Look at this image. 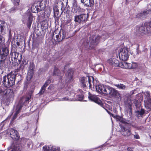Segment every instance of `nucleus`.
<instances>
[{
    "mask_svg": "<svg viewBox=\"0 0 151 151\" xmlns=\"http://www.w3.org/2000/svg\"><path fill=\"white\" fill-rule=\"evenodd\" d=\"M18 113H17L16 112L14 114V115L16 116H17V115L18 114Z\"/></svg>",
    "mask_w": 151,
    "mask_h": 151,
    "instance_id": "680f3d73",
    "label": "nucleus"
},
{
    "mask_svg": "<svg viewBox=\"0 0 151 151\" xmlns=\"http://www.w3.org/2000/svg\"><path fill=\"white\" fill-rule=\"evenodd\" d=\"M54 88V85L53 84H51L50 85L48 88V89L49 90H51L52 89Z\"/></svg>",
    "mask_w": 151,
    "mask_h": 151,
    "instance_id": "a18cd8bd",
    "label": "nucleus"
},
{
    "mask_svg": "<svg viewBox=\"0 0 151 151\" xmlns=\"http://www.w3.org/2000/svg\"><path fill=\"white\" fill-rule=\"evenodd\" d=\"M43 151H50V147H47L46 146H44L43 147Z\"/></svg>",
    "mask_w": 151,
    "mask_h": 151,
    "instance_id": "37998d69",
    "label": "nucleus"
},
{
    "mask_svg": "<svg viewBox=\"0 0 151 151\" xmlns=\"http://www.w3.org/2000/svg\"><path fill=\"white\" fill-rule=\"evenodd\" d=\"M88 15L86 14H82L74 16V21L79 23H85L88 20Z\"/></svg>",
    "mask_w": 151,
    "mask_h": 151,
    "instance_id": "20e7f679",
    "label": "nucleus"
},
{
    "mask_svg": "<svg viewBox=\"0 0 151 151\" xmlns=\"http://www.w3.org/2000/svg\"><path fill=\"white\" fill-rule=\"evenodd\" d=\"M35 67V65L33 62H30L28 70V76L27 79L28 81H29L32 78L34 73V68Z\"/></svg>",
    "mask_w": 151,
    "mask_h": 151,
    "instance_id": "0eeeda50",
    "label": "nucleus"
},
{
    "mask_svg": "<svg viewBox=\"0 0 151 151\" xmlns=\"http://www.w3.org/2000/svg\"><path fill=\"white\" fill-rule=\"evenodd\" d=\"M27 24L28 28L30 29L33 21V16L32 13L30 12L27 13Z\"/></svg>",
    "mask_w": 151,
    "mask_h": 151,
    "instance_id": "f3484780",
    "label": "nucleus"
},
{
    "mask_svg": "<svg viewBox=\"0 0 151 151\" xmlns=\"http://www.w3.org/2000/svg\"><path fill=\"white\" fill-rule=\"evenodd\" d=\"M18 113H17L16 112L14 114V115L16 116H17V115L18 114Z\"/></svg>",
    "mask_w": 151,
    "mask_h": 151,
    "instance_id": "0e129e2a",
    "label": "nucleus"
},
{
    "mask_svg": "<svg viewBox=\"0 0 151 151\" xmlns=\"http://www.w3.org/2000/svg\"><path fill=\"white\" fill-rule=\"evenodd\" d=\"M16 75L12 74V72H10V81L11 82V86H13L15 84V81L16 79Z\"/></svg>",
    "mask_w": 151,
    "mask_h": 151,
    "instance_id": "c85d7f7f",
    "label": "nucleus"
},
{
    "mask_svg": "<svg viewBox=\"0 0 151 151\" xmlns=\"http://www.w3.org/2000/svg\"><path fill=\"white\" fill-rule=\"evenodd\" d=\"M43 3H42V1L38 2L37 3V5H38V8L40 9V11H41L42 9H43V8L44 7V6L43 7Z\"/></svg>",
    "mask_w": 151,
    "mask_h": 151,
    "instance_id": "58836bf2",
    "label": "nucleus"
},
{
    "mask_svg": "<svg viewBox=\"0 0 151 151\" xmlns=\"http://www.w3.org/2000/svg\"><path fill=\"white\" fill-rule=\"evenodd\" d=\"M10 93H11H11L13 92V91L12 90L10 89Z\"/></svg>",
    "mask_w": 151,
    "mask_h": 151,
    "instance_id": "69168bd1",
    "label": "nucleus"
},
{
    "mask_svg": "<svg viewBox=\"0 0 151 151\" xmlns=\"http://www.w3.org/2000/svg\"><path fill=\"white\" fill-rule=\"evenodd\" d=\"M17 116H16L14 114V115L13 116V118L12 119L11 122H10V124H12V121H13L14 120H15L17 118Z\"/></svg>",
    "mask_w": 151,
    "mask_h": 151,
    "instance_id": "de8ad7c7",
    "label": "nucleus"
},
{
    "mask_svg": "<svg viewBox=\"0 0 151 151\" xmlns=\"http://www.w3.org/2000/svg\"><path fill=\"white\" fill-rule=\"evenodd\" d=\"M11 1L14 4V6H16L14 7H13L11 9L10 12H14V11L18 9V8L17 6H18V5H19L20 0H11Z\"/></svg>",
    "mask_w": 151,
    "mask_h": 151,
    "instance_id": "412c9836",
    "label": "nucleus"
},
{
    "mask_svg": "<svg viewBox=\"0 0 151 151\" xmlns=\"http://www.w3.org/2000/svg\"><path fill=\"white\" fill-rule=\"evenodd\" d=\"M12 48L10 53L16 52L17 46L15 43H14L13 40H12L11 42Z\"/></svg>",
    "mask_w": 151,
    "mask_h": 151,
    "instance_id": "473e14b6",
    "label": "nucleus"
},
{
    "mask_svg": "<svg viewBox=\"0 0 151 151\" xmlns=\"http://www.w3.org/2000/svg\"><path fill=\"white\" fill-rule=\"evenodd\" d=\"M127 150L128 151H132V148L130 147H128Z\"/></svg>",
    "mask_w": 151,
    "mask_h": 151,
    "instance_id": "13d9d810",
    "label": "nucleus"
},
{
    "mask_svg": "<svg viewBox=\"0 0 151 151\" xmlns=\"http://www.w3.org/2000/svg\"><path fill=\"white\" fill-rule=\"evenodd\" d=\"M10 136L14 141L18 140L20 138L19 134L17 131L13 129H10Z\"/></svg>",
    "mask_w": 151,
    "mask_h": 151,
    "instance_id": "f8f14e48",
    "label": "nucleus"
},
{
    "mask_svg": "<svg viewBox=\"0 0 151 151\" xmlns=\"http://www.w3.org/2000/svg\"><path fill=\"white\" fill-rule=\"evenodd\" d=\"M79 92H80V93H81V92H83L82 91V90H79Z\"/></svg>",
    "mask_w": 151,
    "mask_h": 151,
    "instance_id": "338daca9",
    "label": "nucleus"
},
{
    "mask_svg": "<svg viewBox=\"0 0 151 151\" xmlns=\"http://www.w3.org/2000/svg\"><path fill=\"white\" fill-rule=\"evenodd\" d=\"M60 1L61 2H62L61 4H62V6H64V4L65 3H66L67 4V1H64V0H61Z\"/></svg>",
    "mask_w": 151,
    "mask_h": 151,
    "instance_id": "864d4df0",
    "label": "nucleus"
},
{
    "mask_svg": "<svg viewBox=\"0 0 151 151\" xmlns=\"http://www.w3.org/2000/svg\"><path fill=\"white\" fill-rule=\"evenodd\" d=\"M101 37L97 36L94 38L93 36H91L89 38V49H93L99 44L100 41Z\"/></svg>",
    "mask_w": 151,
    "mask_h": 151,
    "instance_id": "f03ea898",
    "label": "nucleus"
},
{
    "mask_svg": "<svg viewBox=\"0 0 151 151\" xmlns=\"http://www.w3.org/2000/svg\"><path fill=\"white\" fill-rule=\"evenodd\" d=\"M110 91V94H109V95L117 99H121V96L118 90L111 87Z\"/></svg>",
    "mask_w": 151,
    "mask_h": 151,
    "instance_id": "1a4fd4ad",
    "label": "nucleus"
},
{
    "mask_svg": "<svg viewBox=\"0 0 151 151\" xmlns=\"http://www.w3.org/2000/svg\"><path fill=\"white\" fill-rule=\"evenodd\" d=\"M18 113H17L16 112L14 114V115L16 116H17V115L18 114Z\"/></svg>",
    "mask_w": 151,
    "mask_h": 151,
    "instance_id": "e2e57ef3",
    "label": "nucleus"
},
{
    "mask_svg": "<svg viewBox=\"0 0 151 151\" xmlns=\"http://www.w3.org/2000/svg\"><path fill=\"white\" fill-rule=\"evenodd\" d=\"M81 1L85 6L87 7H93L95 4L94 0H81Z\"/></svg>",
    "mask_w": 151,
    "mask_h": 151,
    "instance_id": "dca6fc26",
    "label": "nucleus"
},
{
    "mask_svg": "<svg viewBox=\"0 0 151 151\" xmlns=\"http://www.w3.org/2000/svg\"><path fill=\"white\" fill-rule=\"evenodd\" d=\"M9 75V73H8L7 75V78L6 76L3 77V84L5 90L4 95L6 96L9 95V80L8 77Z\"/></svg>",
    "mask_w": 151,
    "mask_h": 151,
    "instance_id": "7ed1b4c3",
    "label": "nucleus"
},
{
    "mask_svg": "<svg viewBox=\"0 0 151 151\" xmlns=\"http://www.w3.org/2000/svg\"><path fill=\"white\" fill-rule=\"evenodd\" d=\"M69 64H67L66 65L64 66V69H66V67L67 66H69Z\"/></svg>",
    "mask_w": 151,
    "mask_h": 151,
    "instance_id": "052dcab7",
    "label": "nucleus"
},
{
    "mask_svg": "<svg viewBox=\"0 0 151 151\" xmlns=\"http://www.w3.org/2000/svg\"><path fill=\"white\" fill-rule=\"evenodd\" d=\"M12 40H13L14 43H15V44H16H16L18 46H19L20 43L19 42H18V40L15 39V38L14 39H13Z\"/></svg>",
    "mask_w": 151,
    "mask_h": 151,
    "instance_id": "c03bdc74",
    "label": "nucleus"
},
{
    "mask_svg": "<svg viewBox=\"0 0 151 151\" xmlns=\"http://www.w3.org/2000/svg\"><path fill=\"white\" fill-rule=\"evenodd\" d=\"M76 97L77 100L82 101L84 99V96L83 94L82 93L81 94L77 95Z\"/></svg>",
    "mask_w": 151,
    "mask_h": 151,
    "instance_id": "e433bc0d",
    "label": "nucleus"
},
{
    "mask_svg": "<svg viewBox=\"0 0 151 151\" xmlns=\"http://www.w3.org/2000/svg\"><path fill=\"white\" fill-rule=\"evenodd\" d=\"M129 69H134L137 67V64L136 63H129Z\"/></svg>",
    "mask_w": 151,
    "mask_h": 151,
    "instance_id": "f704fd0d",
    "label": "nucleus"
},
{
    "mask_svg": "<svg viewBox=\"0 0 151 151\" xmlns=\"http://www.w3.org/2000/svg\"><path fill=\"white\" fill-rule=\"evenodd\" d=\"M9 53V48L6 47L4 46L3 47L2 53H1L0 63L1 64L3 63L7 57Z\"/></svg>",
    "mask_w": 151,
    "mask_h": 151,
    "instance_id": "9d476101",
    "label": "nucleus"
},
{
    "mask_svg": "<svg viewBox=\"0 0 151 151\" xmlns=\"http://www.w3.org/2000/svg\"><path fill=\"white\" fill-rule=\"evenodd\" d=\"M50 151H60L58 148L52 147L51 148Z\"/></svg>",
    "mask_w": 151,
    "mask_h": 151,
    "instance_id": "a19ab883",
    "label": "nucleus"
},
{
    "mask_svg": "<svg viewBox=\"0 0 151 151\" xmlns=\"http://www.w3.org/2000/svg\"><path fill=\"white\" fill-rule=\"evenodd\" d=\"M73 3L72 9L73 10L74 13L79 14L82 12V9L77 4V2L76 0H73Z\"/></svg>",
    "mask_w": 151,
    "mask_h": 151,
    "instance_id": "4468645a",
    "label": "nucleus"
},
{
    "mask_svg": "<svg viewBox=\"0 0 151 151\" xmlns=\"http://www.w3.org/2000/svg\"><path fill=\"white\" fill-rule=\"evenodd\" d=\"M91 82V80L89 77H88L87 78L82 77L81 78V82L83 88H85L87 86L86 84L88 85V84L89 85V88H91L92 86Z\"/></svg>",
    "mask_w": 151,
    "mask_h": 151,
    "instance_id": "9b49d317",
    "label": "nucleus"
},
{
    "mask_svg": "<svg viewBox=\"0 0 151 151\" xmlns=\"http://www.w3.org/2000/svg\"><path fill=\"white\" fill-rule=\"evenodd\" d=\"M5 91V90L4 91L1 88H0V94L1 93H4V91Z\"/></svg>",
    "mask_w": 151,
    "mask_h": 151,
    "instance_id": "4d7b16f0",
    "label": "nucleus"
},
{
    "mask_svg": "<svg viewBox=\"0 0 151 151\" xmlns=\"http://www.w3.org/2000/svg\"><path fill=\"white\" fill-rule=\"evenodd\" d=\"M144 102L145 104L151 106V97L150 96V92L148 91L145 94Z\"/></svg>",
    "mask_w": 151,
    "mask_h": 151,
    "instance_id": "a211bd4d",
    "label": "nucleus"
},
{
    "mask_svg": "<svg viewBox=\"0 0 151 151\" xmlns=\"http://www.w3.org/2000/svg\"><path fill=\"white\" fill-rule=\"evenodd\" d=\"M68 75L67 78L69 79L68 81H70L73 78V70L71 68H70L68 71Z\"/></svg>",
    "mask_w": 151,
    "mask_h": 151,
    "instance_id": "b1692460",
    "label": "nucleus"
},
{
    "mask_svg": "<svg viewBox=\"0 0 151 151\" xmlns=\"http://www.w3.org/2000/svg\"><path fill=\"white\" fill-rule=\"evenodd\" d=\"M125 106L126 107H131L132 106V102L131 99H127L124 101Z\"/></svg>",
    "mask_w": 151,
    "mask_h": 151,
    "instance_id": "393cba45",
    "label": "nucleus"
},
{
    "mask_svg": "<svg viewBox=\"0 0 151 151\" xmlns=\"http://www.w3.org/2000/svg\"><path fill=\"white\" fill-rule=\"evenodd\" d=\"M69 100L68 98L67 97H65L62 98L61 99L62 101H68Z\"/></svg>",
    "mask_w": 151,
    "mask_h": 151,
    "instance_id": "5fc2aeb1",
    "label": "nucleus"
},
{
    "mask_svg": "<svg viewBox=\"0 0 151 151\" xmlns=\"http://www.w3.org/2000/svg\"><path fill=\"white\" fill-rule=\"evenodd\" d=\"M61 72L59 69L57 67L55 66L52 75L53 76H60L61 75Z\"/></svg>",
    "mask_w": 151,
    "mask_h": 151,
    "instance_id": "4be33fe9",
    "label": "nucleus"
},
{
    "mask_svg": "<svg viewBox=\"0 0 151 151\" xmlns=\"http://www.w3.org/2000/svg\"><path fill=\"white\" fill-rule=\"evenodd\" d=\"M45 29H47L48 27V26H45Z\"/></svg>",
    "mask_w": 151,
    "mask_h": 151,
    "instance_id": "774afa93",
    "label": "nucleus"
},
{
    "mask_svg": "<svg viewBox=\"0 0 151 151\" xmlns=\"http://www.w3.org/2000/svg\"><path fill=\"white\" fill-rule=\"evenodd\" d=\"M134 138L136 139H139L140 138L138 134L134 135Z\"/></svg>",
    "mask_w": 151,
    "mask_h": 151,
    "instance_id": "49530a36",
    "label": "nucleus"
},
{
    "mask_svg": "<svg viewBox=\"0 0 151 151\" xmlns=\"http://www.w3.org/2000/svg\"><path fill=\"white\" fill-rule=\"evenodd\" d=\"M121 128L122 134L124 136L128 137L133 135L131 131V125L127 124V126H122Z\"/></svg>",
    "mask_w": 151,
    "mask_h": 151,
    "instance_id": "423d86ee",
    "label": "nucleus"
},
{
    "mask_svg": "<svg viewBox=\"0 0 151 151\" xmlns=\"http://www.w3.org/2000/svg\"><path fill=\"white\" fill-rule=\"evenodd\" d=\"M120 119H119V121L120 122L124 124L123 126H127V124H128L129 125H130V123H128L127 122V121L125 119L122 118L121 117H120Z\"/></svg>",
    "mask_w": 151,
    "mask_h": 151,
    "instance_id": "c9c22d12",
    "label": "nucleus"
},
{
    "mask_svg": "<svg viewBox=\"0 0 151 151\" xmlns=\"http://www.w3.org/2000/svg\"><path fill=\"white\" fill-rule=\"evenodd\" d=\"M114 86L116 87L117 88L119 89L124 90L126 88V86L124 84L122 83L118 84H114Z\"/></svg>",
    "mask_w": 151,
    "mask_h": 151,
    "instance_id": "2f4dec72",
    "label": "nucleus"
},
{
    "mask_svg": "<svg viewBox=\"0 0 151 151\" xmlns=\"http://www.w3.org/2000/svg\"><path fill=\"white\" fill-rule=\"evenodd\" d=\"M129 63H126L125 61H122L119 63V67L123 68L129 69Z\"/></svg>",
    "mask_w": 151,
    "mask_h": 151,
    "instance_id": "5701e85b",
    "label": "nucleus"
},
{
    "mask_svg": "<svg viewBox=\"0 0 151 151\" xmlns=\"http://www.w3.org/2000/svg\"><path fill=\"white\" fill-rule=\"evenodd\" d=\"M1 24H0V34L2 35H4V24H5V21L3 20L0 21Z\"/></svg>",
    "mask_w": 151,
    "mask_h": 151,
    "instance_id": "c756f323",
    "label": "nucleus"
},
{
    "mask_svg": "<svg viewBox=\"0 0 151 151\" xmlns=\"http://www.w3.org/2000/svg\"><path fill=\"white\" fill-rule=\"evenodd\" d=\"M57 34V31H55L54 32H53V35H52V37H54V35L55 34Z\"/></svg>",
    "mask_w": 151,
    "mask_h": 151,
    "instance_id": "bf43d9fd",
    "label": "nucleus"
},
{
    "mask_svg": "<svg viewBox=\"0 0 151 151\" xmlns=\"http://www.w3.org/2000/svg\"><path fill=\"white\" fill-rule=\"evenodd\" d=\"M31 10L33 13H37L40 12V9L38 8V5H36L35 4L32 6Z\"/></svg>",
    "mask_w": 151,
    "mask_h": 151,
    "instance_id": "bb28decb",
    "label": "nucleus"
},
{
    "mask_svg": "<svg viewBox=\"0 0 151 151\" xmlns=\"http://www.w3.org/2000/svg\"><path fill=\"white\" fill-rule=\"evenodd\" d=\"M137 112L141 115H143L145 112V110L143 109H141L140 111H137Z\"/></svg>",
    "mask_w": 151,
    "mask_h": 151,
    "instance_id": "ea45409f",
    "label": "nucleus"
},
{
    "mask_svg": "<svg viewBox=\"0 0 151 151\" xmlns=\"http://www.w3.org/2000/svg\"><path fill=\"white\" fill-rule=\"evenodd\" d=\"M111 87L104 84H99L96 86V91L99 93L108 95L110 94Z\"/></svg>",
    "mask_w": 151,
    "mask_h": 151,
    "instance_id": "f257e3e1",
    "label": "nucleus"
},
{
    "mask_svg": "<svg viewBox=\"0 0 151 151\" xmlns=\"http://www.w3.org/2000/svg\"><path fill=\"white\" fill-rule=\"evenodd\" d=\"M51 82V81L50 79H48L46 81L42 87L41 88L39 92V93L40 94H43L45 90V88L47 87Z\"/></svg>",
    "mask_w": 151,
    "mask_h": 151,
    "instance_id": "aec40b11",
    "label": "nucleus"
},
{
    "mask_svg": "<svg viewBox=\"0 0 151 151\" xmlns=\"http://www.w3.org/2000/svg\"><path fill=\"white\" fill-rule=\"evenodd\" d=\"M19 144H12L10 147V149L12 148V151H18L19 149Z\"/></svg>",
    "mask_w": 151,
    "mask_h": 151,
    "instance_id": "7c9ffc66",
    "label": "nucleus"
},
{
    "mask_svg": "<svg viewBox=\"0 0 151 151\" xmlns=\"http://www.w3.org/2000/svg\"><path fill=\"white\" fill-rule=\"evenodd\" d=\"M21 108L22 107L21 106L19 107V108H17L16 109V112L19 114L21 110Z\"/></svg>",
    "mask_w": 151,
    "mask_h": 151,
    "instance_id": "8fccbe9b",
    "label": "nucleus"
},
{
    "mask_svg": "<svg viewBox=\"0 0 151 151\" xmlns=\"http://www.w3.org/2000/svg\"><path fill=\"white\" fill-rule=\"evenodd\" d=\"M61 35L60 33V32L58 33V34L57 35H56V40L58 42H60L62 40L61 37Z\"/></svg>",
    "mask_w": 151,
    "mask_h": 151,
    "instance_id": "4c0bfd02",
    "label": "nucleus"
},
{
    "mask_svg": "<svg viewBox=\"0 0 151 151\" xmlns=\"http://www.w3.org/2000/svg\"><path fill=\"white\" fill-rule=\"evenodd\" d=\"M88 99L91 101H92L100 105L101 106L103 105L102 101L96 95H93L90 92L88 93Z\"/></svg>",
    "mask_w": 151,
    "mask_h": 151,
    "instance_id": "6e6552de",
    "label": "nucleus"
},
{
    "mask_svg": "<svg viewBox=\"0 0 151 151\" xmlns=\"http://www.w3.org/2000/svg\"><path fill=\"white\" fill-rule=\"evenodd\" d=\"M9 122L6 119L0 123V131H1L3 128H5V127L8 125Z\"/></svg>",
    "mask_w": 151,
    "mask_h": 151,
    "instance_id": "cd10ccee",
    "label": "nucleus"
},
{
    "mask_svg": "<svg viewBox=\"0 0 151 151\" xmlns=\"http://www.w3.org/2000/svg\"><path fill=\"white\" fill-rule=\"evenodd\" d=\"M129 109V113L132 114V106H131V107H128Z\"/></svg>",
    "mask_w": 151,
    "mask_h": 151,
    "instance_id": "6e6d98bb",
    "label": "nucleus"
},
{
    "mask_svg": "<svg viewBox=\"0 0 151 151\" xmlns=\"http://www.w3.org/2000/svg\"><path fill=\"white\" fill-rule=\"evenodd\" d=\"M130 124L131 125V126H132L133 127L135 128H138V127L136 124H131V123H130Z\"/></svg>",
    "mask_w": 151,
    "mask_h": 151,
    "instance_id": "3c124183",
    "label": "nucleus"
},
{
    "mask_svg": "<svg viewBox=\"0 0 151 151\" xmlns=\"http://www.w3.org/2000/svg\"><path fill=\"white\" fill-rule=\"evenodd\" d=\"M60 33L61 35V38L62 40L64 39L66 37L65 31L63 29H61L60 31Z\"/></svg>",
    "mask_w": 151,
    "mask_h": 151,
    "instance_id": "72a5a7b5",
    "label": "nucleus"
},
{
    "mask_svg": "<svg viewBox=\"0 0 151 151\" xmlns=\"http://www.w3.org/2000/svg\"><path fill=\"white\" fill-rule=\"evenodd\" d=\"M53 11L54 17L57 18H59L61 16V14L63 13V12L62 11L61 13V14H60L59 12V10L56 6L54 8Z\"/></svg>",
    "mask_w": 151,
    "mask_h": 151,
    "instance_id": "a878e982",
    "label": "nucleus"
},
{
    "mask_svg": "<svg viewBox=\"0 0 151 151\" xmlns=\"http://www.w3.org/2000/svg\"><path fill=\"white\" fill-rule=\"evenodd\" d=\"M129 55L128 49L127 48L124 47L119 53V59L122 61H125L127 60Z\"/></svg>",
    "mask_w": 151,
    "mask_h": 151,
    "instance_id": "39448f33",
    "label": "nucleus"
},
{
    "mask_svg": "<svg viewBox=\"0 0 151 151\" xmlns=\"http://www.w3.org/2000/svg\"><path fill=\"white\" fill-rule=\"evenodd\" d=\"M149 23L150 22L145 23L144 26L140 27L139 28V31L145 34L150 32L151 29V27L150 26V25L147 24Z\"/></svg>",
    "mask_w": 151,
    "mask_h": 151,
    "instance_id": "ddd939ff",
    "label": "nucleus"
},
{
    "mask_svg": "<svg viewBox=\"0 0 151 151\" xmlns=\"http://www.w3.org/2000/svg\"><path fill=\"white\" fill-rule=\"evenodd\" d=\"M109 63L112 66L115 67H119V60L115 58L110 59L109 60Z\"/></svg>",
    "mask_w": 151,
    "mask_h": 151,
    "instance_id": "6ab92c4d",
    "label": "nucleus"
},
{
    "mask_svg": "<svg viewBox=\"0 0 151 151\" xmlns=\"http://www.w3.org/2000/svg\"><path fill=\"white\" fill-rule=\"evenodd\" d=\"M18 54L17 52H14L10 53L11 56V60L12 65L14 66L18 65L19 60L17 59Z\"/></svg>",
    "mask_w": 151,
    "mask_h": 151,
    "instance_id": "2eb2a0df",
    "label": "nucleus"
},
{
    "mask_svg": "<svg viewBox=\"0 0 151 151\" xmlns=\"http://www.w3.org/2000/svg\"><path fill=\"white\" fill-rule=\"evenodd\" d=\"M147 11H144L142 13H141L139 14V15L141 16L143 15H145L146 14H147Z\"/></svg>",
    "mask_w": 151,
    "mask_h": 151,
    "instance_id": "09e8293b",
    "label": "nucleus"
},
{
    "mask_svg": "<svg viewBox=\"0 0 151 151\" xmlns=\"http://www.w3.org/2000/svg\"><path fill=\"white\" fill-rule=\"evenodd\" d=\"M106 110L107 113H108V114H109L111 116H112L113 117H114L113 114L111 113L109 111H108L107 109H106Z\"/></svg>",
    "mask_w": 151,
    "mask_h": 151,
    "instance_id": "603ef678",
    "label": "nucleus"
},
{
    "mask_svg": "<svg viewBox=\"0 0 151 151\" xmlns=\"http://www.w3.org/2000/svg\"><path fill=\"white\" fill-rule=\"evenodd\" d=\"M83 45L86 48H87L88 47L89 45V42L87 40L86 41H85L83 43Z\"/></svg>",
    "mask_w": 151,
    "mask_h": 151,
    "instance_id": "79ce46f5",
    "label": "nucleus"
}]
</instances>
